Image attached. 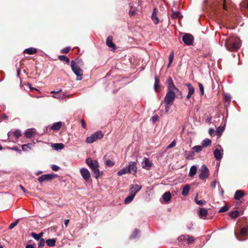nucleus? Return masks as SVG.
Returning <instances> with one entry per match:
<instances>
[{"instance_id": "f257e3e1", "label": "nucleus", "mask_w": 248, "mask_h": 248, "mask_svg": "<svg viewBox=\"0 0 248 248\" xmlns=\"http://www.w3.org/2000/svg\"><path fill=\"white\" fill-rule=\"evenodd\" d=\"M86 163L93 171L94 177L96 179L98 178L101 174L98 169V162L96 160L93 161L91 158H87L86 160Z\"/></svg>"}, {"instance_id": "f03ea898", "label": "nucleus", "mask_w": 248, "mask_h": 248, "mask_svg": "<svg viewBox=\"0 0 248 248\" xmlns=\"http://www.w3.org/2000/svg\"><path fill=\"white\" fill-rule=\"evenodd\" d=\"M179 245L185 246L191 245L194 243L195 239L194 236L188 234H183L179 236L178 238Z\"/></svg>"}, {"instance_id": "7ed1b4c3", "label": "nucleus", "mask_w": 248, "mask_h": 248, "mask_svg": "<svg viewBox=\"0 0 248 248\" xmlns=\"http://www.w3.org/2000/svg\"><path fill=\"white\" fill-rule=\"evenodd\" d=\"M166 85L167 87L168 93H172V94L176 95L177 93H179L182 96V93L180 90L174 84L172 78H169L166 81Z\"/></svg>"}, {"instance_id": "20e7f679", "label": "nucleus", "mask_w": 248, "mask_h": 248, "mask_svg": "<svg viewBox=\"0 0 248 248\" xmlns=\"http://www.w3.org/2000/svg\"><path fill=\"white\" fill-rule=\"evenodd\" d=\"M71 66L73 72L77 76V80H81L83 76L82 70L77 64H76L75 61L71 62Z\"/></svg>"}, {"instance_id": "39448f33", "label": "nucleus", "mask_w": 248, "mask_h": 248, "mask_svg": "<svg viewBox=\"0 0 248 248\" xmlns=\"http://www.w3.org/2000/svg\"><path fill=\"white\" fill-rule=\"evenodd\" d=\"M240 43L239 40H237L233 43L227 41L225 43L226 48L229 51H235L239 48Z\"/></svg>"}, {"instance_id": "423d86ee", "label": "nucleus", "mask_w": 248, "mask_h": 248, "mask_svg": "<svg viewBox=\"0 0 248 248\" xmlns=\"http://www.w3.org/2000/svg\"><path fill=\"white\" fill-rule=\"evenodd\" d=\"M200 174L199 177L200 179L204 180L208 177L209 175V170L205 165H202L199 170Z\"/></svg>"}, {"instance_id": "0eeeda50", "label": "nucleus", "mask_w": 248, "mask_h": 248, "mask_svg": "<svg viewBox=\"0 0 248 248\" xmlns=\"http://www.w3.org/2000/svg\"><path fill=\"white\" fill-rule=\"evenodd\" d=\"M182 40L186 45L190 46L193 44L194 38L192 35L186 33L183 36Z\"/></svg>"}, {"instance_id": "6e6552de", "label": "nucleus", "mask_w": 248, "mask_h": 248, "mask_svg": "<svg viewBox=\"0 0 248 248\" xmlns=\"http://www.w3.org/2000/svg\"><path fill=\"white\" fill-rule=\"evenodd\" d=\"M80 173L83 179L86 182H87L91 177L90 172L86 168H81L80 170Z\"/></svg>"}, {"instance_id": "1a4fd4ad", "label": "nucleus", "mask_w": 248, "mask_h": 248, "mask_svg": "<svg viewBox=\"0 0 248 248\" xmlns=\"http://www.w3.org/2000/svg\"><path fill=\"white\" fill-rule=\"evenodd\" d=\"M175 97V95L167 92L164 98V102L165 104H172Z\"/></svg>"}, {"instance_id": "9d476101", "label": "nucleus", "mask_w": 248, "mask_h": 248, "mask_svg": "<svg viewBox=\"0 0 248 248\" xmlns=\"http://www.w3.org/2000/svg\"><path fill=\"white\" fill-rule=\"evenodd\" d=\"M127 168L129 173L133 172V174L135 175L137 171V162L131 161L129 162Z\"/></svg>"}, {"instance_id": "9b49d317", "label": "nucleus", "mask_w": 248, "mask_h": 248, "mask_svg": "<svg viewBox=\"0 0 248 248\" xmlns=\"http://www.w3.org/2000/svg\"><path fill=\"white\" fill-rule=\"evenodd\" d=\"M56 175L53 174H43L38 178V180L40 183H42L45 181L53 179Z\"/></svg>"}, {"instance_id": "f8f14e48", "label": "nucleus", "mask_w": 248, "mask_h": 248, "mask_svg": "<svg viewBox=\"0 0 248 248\" xmlns=\"http://www.w3.org/2000/svg\"><path fill=\"white\" fill-rule=\"evenodd\" d=\"M218 146L220 149H219L217 148L214 151V157L217 160H220L222 158L223 155V150L221 148L220 145H218Z\"/></svg>"}, {"instance_id": "ddd939ff", "label": "nucleus", "mask_w": 248, "mask_h": 248, "mask_svg": "<svg viewBox=\"0 0 248 248\" xmlns=\"http://www.w3.org/2000/svg\"><path fill=\"white\" fill-rule=\"evenodd\" d=\"M248 233V228L247 227L242 228L241 230L239 235H237L236 233L234 232V235L237 238V240L241 241L243 239L241 238V236H245Z\"/></svg>"}, {"instance_id": "4468645a", "label": "nucleus", "mask_w": 248, "mask_h": 248, "mask_svg": "<svg viewBox=\"0 0 248 248\" xmlns=\"http://www.w3.org/2000/svg\"><path fill=\"white\" fill-rule=\"evenodd\" d=\"M142 186L137 184L132 185L130 188V192L132 194L135 196L136 194L141 189Z\"/></svg>"}, {"instance_id": "2eb2a0df", "label": "nucleus", "mask_w": 248, "mask_h": 248, "mask_svg": "<svg viewBox=\"0 0 248 248\" xmlns=\"http://www.w3.org/2000/svg\"><path fill=\"white\" fill-rule=\"evenodd\" d=\"M36 130L34 128H30L26 130L24 135L26 138L30 139L35 135Z\"/></svg>"}, {"instance_id": "dca6fc26", "label": "nucleus", "mask_w": 248, "mask_h": 248, "mask_svg": "<svg viewBox=\"0 0 248 248\" xmlns=\"http://www.w3.org/2000/svg\"><path fill=\"white\" fill-rule=\"evenodd\" d=\"M142 165L143 169L149 170L152 167V163L148 158H144Z\"/></svg>"}, {"instance_id": "f3484780", "label": "nucleus", "mask_w": 248, "mask_h": 248, "mask_svg": "<svg viewBox=\"0 0 248 248\" xmlns=\"http://www.w3.org/2000/svg\"><path fill=\"white\" fill-rule=\"evenodd\" d=\"M185 85L188 88V92L186 96V98L189 99L191 97V95L194 94L195 92V89L190 83H186Z\"/></svg>"}, {"instance_id": "a211bd4d", "label": "nucleus", "mask_w": 248, "mask_h": 248, "mask_svg": "<svg viewBox=\"0 0 248 248\" xmlns=\"http://www.w3.org/2000/svg\"><path fill=\"white\" fill-rule=\"evenodd\" d=\"M157 9L156 8H155L152 15V20L155 24H157L159 22V19L157 16Z\"/></svg>"}, {"instance_id": "6ab92c4d", "label": "nucleus", "mask_w": 248, "mask_h": 248, "mask_svg": "<svg viewBox=\"0 0 248 248\" xmlns=\"http://www.w3.org/2000/svg\"><path fill=\"white\" fill-rule=\"evenodd\" d=\"M112 37L109 36V50L113 51L114 52L120 51L115 45L112 42Z\"/></svg>"}, {"instance_id": "aec40b11", "label": "nucleus", "mask_w": 248, "mask_h": 248, "mask_svg": "<svg viewBox=\"0 0 248 248\" xmlns=\"http://www.w3.org/2000/svg\"><path fill=\"white\" fill-rule=\"evenodd\" d=\"M207 214H208V212L206 209L201 208L199 211V217L201 218L205 219L206 218Z\"/></svg>"}, {"instance_id": "412c9836", "label": "nucleus", "mask_w": 248, "mask_h": 248, "mask_svg": "<svg viewBox=\"0 0 248 248\" xmlns=\"http://www.w3.org/2000/svg\"><path fill=\"white\" fill-rule=\"evenodd\" d=\"M245 196V193L241 190H236L235 192L234 198L238 200Z\"/></svg>"}, {"instance_id": "4be33fe9", "label": "nucleus", "mask_w": 248, "mask_h": 248, "mask_svg": "<svg viewBox=\"0 0 248 248\" xmlns=\"http://www.w3.org/2000/svg\"><path fill=\"white\" fill-rule=\"evenodd\" d=\"M51 147L54 150L59 151L63 149L64 147V145L63 143H57L53 144Z\"/></svg>"}, {"instance_id": "5701e85b", "label": "nucleus", "mask_w": 248, "mask_h": 248, "mask_svg": "<svg viewBox=\"0 0 248 248\" xmlns=\"http://www.w3.org/2000/svg\"><path fill=\"white\" fill-rule=\"evenodd\" d=\"M37 52V49L34 47H30L25 49L23 51V53H27L30 55L35 54Z\"/></svg>"}, {"instance_id": "b1692460", "label": "nucleus", "mask_w": 248, "mask_h": 248, "mask_svg": "<svg viewBox=\"0 0 248 248\" xmlns=\"http://www.w3.org/2000/svg\"><path fill=\"white\" fill-rule=\"evenodd\" d=\"M197 171V167L195 165L192 166L189 170V176L191 177H193L196 174Z\"/></svg>"}, {"instance_id": "393cba45", "label": "nucleus", "mask_w": 248, "mask_h": 248, "mask_svg": "<svg viewBox=\"0 0 248 248\" xmlns=\"http://www.w3.org/2000/svg\"><path fill=\"white\" fill-rule=\"evenodd\" d=\"M190 190V186L189 185L187 184L184 186L182 191V195L183 196H186L188 194Z\"/></svg>"}, {"instance_id": "a878e982", "label": "nucleus", "mask_w": 248, "mask_h": 248, "mask_svg": "<svg viewBox=\"0 0 248 248\" xmlns=\"http://www.w3.org/2000/svg\"><path fill=\"white\" fill-rule=\"evenodd\" d=\"M62 125V123L61 122H58L54 123L51 126V128L53 130L58 131L61 128Z\"/></svg>"}, {"instance_id": "bb28decb", "label": "nucleus", "mask_w": 248, "mask_h": 248, "mask_svg": "<svg viewBox=\"0 0 248 248\" xmlns=\"http://www.w3.org/2000/svg\"><path fill=\"white\" fill-rule=\"evenodd\" d=\"M171 198V195L169 191L166 192L162 196V198L166 202H169Z\"/></svg>"}, {"instance_id": "cd10ccee", "label": "nucleus", "mask_w": 248, "mask_h": 248, "mask_svg": "<svg viewBox=\"0 0 248 248\" xmlns=\"http://www.w3.org/2000/svg\"><path fill=\"white\" fill-rule=\"evenodd\" d=\"M43 235V232H41L38 234L36 233L35 232H32L31 234V236L36 240H40V239H43L42 238Z\"/></svg>"}, {"instance_id": "c85d7f7f", "label": "nucleus", "mask_w": 248, "mask_h": 248, "mask_svg": "<svg viewBox=\"0 0 248 248\" xmlns=\"http://www.w3.org/2000/svg\"><path fill=\"white\" fill-rule=\"evenodd\" d=\"M46 243L49 247H53L55 245L56 240L54 238L49 239L46 240Z\"/></svg>"}, {"instance_id": "c756f323", "label": "nucleus", "mask_w": 248, "mask_h": 248, "mask_svg": "<svg viewBox=\"0 0 248 248\" xmlns=\"http://www.w3.org/2000/svg\"><path fill=\"white\" fill-rule=\"evenodd\" d=\"M211 144V140L209 139H206L202 142V145L203 147H206Z\"/></svg>"}, {"instance_id": "7c9ffc66", "label": "nucleus", "mask_w": 248, "mask_h": 248, "mask_svg": "<svg viewBox=\"0 0 248 248\" xmlns=\"http://www.w3.org/2000/svg\"><path fill=\"white\" fill-rule=\"evenodd\" d=\"M229 216L232 218H236L239 216V212L237 210L232 211L230 213Z\"/></svg>"}, {"instance_id": "2f4dec72", "label": "nucleus", "mask_w": 248, "mask_h": 248, "mask_svg": "<svg viewBox=\"0 0 248 248\" xmlns=\"http://www.w3.org/2000/svg\"><path fill=\"white\" fill-rule=\"evenodd\" d=\"M107 76H108V74H107V75L105 77H104L100 79V82L101 83L103 84V86L104 87V88L105 89H106L108 86V83L107 82H106L107 81Z\"/></svg>"}, {"instance_id": "473e14b6", "label": "nucleus", "mask_w": 248, "mask_h": 248, "mask_svg": "<svg viewBox=\"0 0 248 248\" xmlns=\"http://www.w3.org/2000/svg\"><path fill=\"white\" fill-rule=\"evenodd\" d=\"M94 136V137L96 139V140L98 139H100L103 137V134L102 132L100 131H98L96 132H95L94 134H93Z\"/></svg>"}, {"instance_id": "72a5a7b5", "label": "nucleus", "mask_w": 248, "mask_h": 248, "mask_svg": "<svg viewBox=\"0 0 248 248\" xmlns=\"http://www.w3.org/2000/svg\"><path fill=\"white\" fill-rule=\"evenodd\" d=\"M13 134L15 135V140H17L19 137L21 136V132L19 129H16L14 131Z\"/></svg>"}, {"instance_id": "f704fd0d", "label": "nucleus", "mask_w": 248, "mask_h": 248, "mask_svg": "<svg viewBox=\"0 0 248 248\" xmlns=\"http://www.w3.org/2000/svg\"><path fill=\"white\" fill-rule=\"evenodd\" d=\"M135 196H134V195L131 194L130 196H128L125 199L124 203L125 204L129 203L133 200Z\"/></svg>"}, {"instance_id": "c9c22d12", "label": "nucleus", "mask_w": 248, "mask_h": 248, "mask_svg": "<svg viewBox=\"0 0 248 248\" xmlns=\"http://www.w3.org/2000/svg\"><path fill=\"white\" fill-rule=\"evenodd\" d=\"M127 170V167L123 168L118 172V175L121 176L127 173H129V170Z\"/></svg>"}, {"instance_id": "e433bc0d", "label": "nucleus", "mask_w": 248, "mask_h": 248, "mask_svg": "<svg viewBox=\"0 0 248 248\" xmlns=\"http://www.w3.org/2000/svg\"><path fill=\"white\" fill-rule=\"evenodd\" d=\"M96 140V139L94 137L93 134H92L91 136L88 137L86 139V142L89 143H93L94 141Z\"/></svg>"}, {"instance_id": "4c0bfd02", "label": "nucleus", "mask_w": 248, "mask_h": 248, "mask_svg": "<svg viewBox=\"0 0 248 248\" xmlns=\"http://www.w3.org/2000/svg\"><path fill=\"white\" fill-rule=\"evenodd\" d=\"M58 58L61 61H64L67 63H69L70 62V59L65 55H60L59 56Z\"/></svg>"}, {"instance_id": "58836bf2", "label": "nucleus", "mask_w": 248, "mask_h": 248, "mask_svg": "<svg viewBox=\"0 0 248 248\" xmlns=\"http://www.w3.org/2000/svg\"><path fill=\"white\" fill-rule=\"evenodd\" d=\"M139 233H140V231L137 229H135L133 233L131 234V235L130 236V239L136 238L138 236Z\"/></svg>"}, {"instance_id": "ea45409f", "label": "nucleus", "mask_w": 248, "mask_h": 248, "mask_svg": "<svg viewBox=\"0 0 248 248\" xmlns=\"http://www.w3.org/2000/svg\"><path fill=\"white\" fill-rule=\"evenodd\" d=\"M13 133H14V131H10L8 133L7 135H8V140L11 141H14V140H15V135L13 134Z\"/></svg>"}, {"instance_id": "a19ab883", "label": "nucleus", "mask_w": 248, "mask_h": 248, "mask_svg": "<svg viewBox=\"0 0 248 248\" xmlns=\"http://www.w3.org/2000/svg\"><path fill=\"white\" fill-rule=\"evenodd\" d=\"M202 145H197L194 146L192 149L196 153H200L202 149Z\"/></svg>"}, {"instance_id": "79ce46f5", "label": "nucleus", "mask_w": 248, "mask_h": 248, "mask_svg": "<svg viewBox=\"0 0 248 248\" xmlns=\"http://www.w3.org/2000/svg\"><path fill=\"white\" fill-rule=\"evenodd\" d=\"M159 87V80L157 78V77H155V82L154 84V88L155 90L157 91V89Z\"/></svg>"}, {"instance_id": "37998d69", "label": "nucleus", "mask_w": 248, "mask_h": 248, "mask_svg": "<svg viewBox=\"0 0 248 248\" xmlns=\"http://www.w3.org/2000/svg\"><path fill=\"white\" fill-rule=\"evenodd\" d=\"M223 131H224L223 127H221L220 126L218 127L216 131L217 135V136H220L221 135V134Z\"/></svg>"}, {"instance_id": "c03bdc74", "label": "nucleus", "mask_w": 248, "mask_h": 248, "mask_svg": "<svg viewBox=\"0 0 248 248\" xmlns=\"http://www.w3.org/2000/svg\"><path fill=\"white\" fill-rule=\"evenodd\" d=\"M31 143H27L25 144L22 145L21 148L23 151H27L28 148H31Z\"/></svg>"}, {"instance_id": "a18cd8bd", "label": "nucleus", "mask_w": 248, "mask_h": 248, "mask_svg": "<svg viewBox=\"0 0 248 248\" xmlns=\"http://www.w3.org/2000/svg\"><path fill=\"white\" fill-rule=\"evenodd\" d=\"M137 13V9L133 8L132 6H131L130 9L129 10V14L130 16H135Z\"/></svg>"}, {"instance_id": "49530a36", "label": "nucleus", "mask_w": 248, "mask_h": 248, "mask_svg": "<svg viewBox=\"0 0 248 248\" xmlns=\"http://www.w3.org/2000/svg\"><path fill=\"white\" fill-rule=\"evenodd\" d=\"M45 240L44 238L40 239V240H39L38 243V248H42L44 247L45 245Z\"/></svg>"}, {"instance_id": "de8ad7c7", "label": "nucleus", "mask_w": 248, "mask_h": 248, "mask_svg": "<svg viewBox=\"0 0 248 248\" xmlns=\"http://www.w3.org/2000/svg\"><path fill=\"white\" fill-rule=\"evenodd\" d=\"M19 219H17L14 222L12 223L9 226V229L11 230L16 227L19 222Z\"/></svg>"}, {"instance_id": "09e8293b", "label": "nucleus", "mask_w": 248, "mask_h": 248, "mask_svg": "<svg viewBox=\"0 0 248 248\" xmlns=\"http://www.w3.org/2000/svg\"><path fill=\"white\" fill-rule=\"evenodd\" d=\"M174 58V55H173V52H171L169 56V64H168V67L170 66V65L171 64L172 62L173 61Z\"/></svg>"}, {"instance_id": "8fccbe9b", "label": "nucleus", "mask_w": 248, "mask_h": 248, "mask_svg": "<svg viewBox=\"0 0 248 248\" xmlns=\"http://www.w3.org/2000/svg\"><path fill=\"white\" fill-rule=\"evenodd\" d=\"M70 50V47L67 46L66 47L63 48L61 50V53H68Z\"/></svg>"}, {"instance_id": "3c124183", "label": "nucleus", "mask_w": 248, "mask_h": 248, "mask_svg": "<svg viewBox=\"0 0 248 248\" xmlns=\"http://www.w3.org/2000/svg\"><path fill=\"white\" fill-rule=\"evenodd\" d=\"M199 87L202 95L204 94V88L202 84L200 82L198 83Z\"/></svg>"}, {"instance_id": "603ef678", "label": "nucleus", "mask_w": 248, "mask_h": 248, "mask_svg": "<svg viewBox=\"0 0 248 248\" xmlns=\"http://www.w3.org/2000/svg\"><path fill=\"white\" fill-rule=\"evenodd\" d=\"M179 15H180L179 12H173V13L172 14V17L173 18H176L179 17Z\"/></svg>"}, {"instance_id": "864d4df0", "label": "nucleus", "mask_w": 248, "mask_h": 248, "mask_svg": "<svg viewBox=\"0 0 248 248\" xmlns=\"http://www.w3.org/2000/svg\"><path fill=\"white\" fill-rule=\"evenodd\" d=\"M10 149L14 150L19 154L21 153V151L20 149H19L17 146H15L13 147L10 148Z\"/></svg>"}, {"instance_id": "5fc2aeb1", "label": "nucleus", "mask_w": 248, "mask_h": 248, "mask_svg": "<svg viewBox=\"0 0 248 248\" xmlns=\"http://www.w3.org/2000/svg\"><path fill=\"white\" fill-rule=\"evenodd\" d=\"M228 210V208L226 206H224L220 208V209L219 211V213L225 212L227 211Z\"/></svg>"}, {"instance_id": "6e6d98bb", "label": "nucleus", "mask_w": 248, "mask_h": 248, "mask_svg": "<svg viewBox=\"0 0 248 248\" xmlns=\"http://www.w3.org/2000/svg\"><path fill=\"white\" fill-rule=\"evenodd\" d=\"M51 168L54 171H58L60 169V167L56 165H52Z\"/></svg>"}, {"instance_id": "4d7b16f0", "label": "nucleus", "mask_w": 248, "mask_h": 248, "mask_svg": "<svg viewBox=\"0 0 248 248\" xmlns=\"http://www.w3.org/2000/svg\"><path fill=\"white\" fill-rule=\"evenodd\" d=\"M224 97L226 101L230 102L231 99V95L229 94L226 93L224 95Z\"/></svg>"}, {"instance_id": "13d9d810", "label": "nucleus", "mask_w": 248, "mask_h": 248, "mask_svg": "<svg viewBox=\"0 0 248 248\" xmlns=\"http://www.w3.org/2000/svg\"><path fill=\"white\" fill-rule=\"evenodd\" d=\"M195 201L196 202V203L200 205H202L204 202L202 200H198L197 197L195 198Z\"/></svg>"}, {"instance_id": "bf43d9fd", "label": "nucleus", "mask_w": 248, "mask_h": 248, "mask_svg": "<svg viewBox=\"0 0 248 248\" xmlns=\"http://www.w3.org/2000/svg\"><path fill=\"white\" fill-rule=\"evenodd\" d=\"M104 162L106 166H108V158H107V155H105L104 157Z\"/></svg>"}, {"instance_id": "052dcab7", "label": "nucleus", "mask_w": 248, "mask_h": 248, "mask_svg": "<svg viewBox=\"0 0 248 248\" xmlns=\"http://www.w3.org/2000/svg\"><path fill=\"white\" fill-rule=\"evenodd\" d=\"M176 145V142L175 140L172 141L170 144L168 146V148H171L175 146Z\"/></svg>"}, {"instance_id": "680f3d73", "label": "nucleus", "mask_w": 248, "mask_h": 248, "mask_svg": "<svg viewBox=\"0 0 248 248\" xmlns=\"http://www.w3.org/2000/svg\"><path fill=\"white\" fill-rule=\"evenodd\" d=\"M172 105V104H166V106H165V111L166 112H168L169 110H170V106Z\"/></svg>"}, {"instance_id": "e2e57ef3", "label": "nucleus", "mask_w": 248, "mask_h": 248, "mask_svg": "<svg viewBox=\"0 0 248 248\" xmlns=\"http://www.w3.org/2000/svg\"><path fill=\"white\" fill-rule=\"evenodd\" d=\"M215 130L213 128H210L209 129V134L210 136H213L214 134Z\"/></svg>"}, {"instance_id": "0e129e2a", "label": "nucleus", "mask_w": 248, "mask_h": 248, "mask_svg": "<svg viewBox=\"0 0 248 248\" xmlns=\"http://www.w3.org/2000/svg\"><path fill=\"white\" fill-rule=\"evenodd\" d=\"M158 116L157 115H154L152 117V120L154 123H155L158 120Z\"/></svg>"}, {"instance_id": "69168bd1", "label": "nucleus", "mask_w": 248, "mask_h": 248, "mask_svg": "<svg viewBox=\"0 0 248 248\" xmlns=\"http://www.w3.org/2000/svg\"><path fill=\"white\" fill-rule=\"evenodd\" d=\"M74 61L76 62V64H77V63H79L80 62H82L81 59L78 58L76 59Z\"/></svg>"}, {"instance_id": "338daca9", "label": "nucleus", "mask_w": 248, "mask_h": 248, "mask_svg": "<svg viewBox=\"0 0 248 248\" xmlns=\"http://www.w3.org/2000/svg\"><path fill=\"white\" fill-rule=\"evenodd\" d=\"M81 123L82 127L83 128H85L86 127V124L83 120H81Z\"/></svg>"}, {"instance_id": "774afa93", "label": "nucleus", "mask_w": 248, "mask_h": 248, "mask_svg": "<svg viewBox=\"0 0 248 248\" xmlns=\"http://www.w3.org/2000/svg\"><path fill=\"white\" fill-rule=\"evenodd\" d=\"M187 228L189 229H190L192 228L193 227V224L191 222L188 223L187 224Z\"/></svg>"}]
</instances>
